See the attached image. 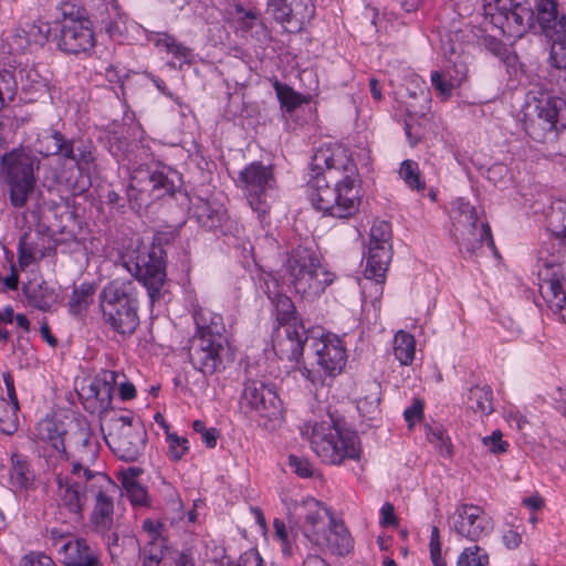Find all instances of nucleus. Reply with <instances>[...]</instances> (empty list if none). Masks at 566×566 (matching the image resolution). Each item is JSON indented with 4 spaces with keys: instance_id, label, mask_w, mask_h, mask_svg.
<instances>
[{
    "instance_id": "f257e3e1",
    "label": "nucleus",
    "mask_w": 566,
    "mask_h": 566,
    "mask_svg": "<svg viewBox=\"0 0 566 566\" xmlns=\"http://www.w3.org/2000/svg\"><path fill=\"white\" fill-rule=\"evenodd\" d=\"M308 197L313 207L324 214L347 219L355 216L360 197L355 186L356 165L342 146L318 148L312 157Z\"/></svg>"
},
{
    "instance_id": "f03ea898",
    "label": "nucleus",
    "mask_w": 566,
    "mask_h": 566,
    "mask_svg": "<svg viewBox=\"0 0 566 566\" xmlns=\"http://www.w3.org/2000/svg\"><path fill=\"white\" fill-rule=\"evenodd\" d=\"M103 322L123 337L133 335L139 326L138 291L135 282L115 279L98 295Z\"/></svg>"
},
{
    "instance_id": "7ed1b4c3",
    "label": "nucleus",
    "mask_w": 566,
    "mask_h": 566,
    "mask_svg": "<svg viewBox=\"0 0 566 566\" xmlns=\"http://www.w3.org/2000/svg\"><path fill=\"white\" fill-rule=\"evenodd\" d=\"M301 432L324 463L339 465L346 460L360 458L358 437L347 429L339 428L333 419L306 423Z\"/></svg>"
},
{
    "instance_id": "20e7f679",
    "label": "nucleus",
    "mask_w": 566,
    "mask_h": 566,
    "mask_svg": "<svg viewBox=\"0 0 566 566\" xmlns=\"http://www.w3.org/2000/svg\"><path fill=\"white\" fill-rule=\"evenodd\" d=\"M283 268L287 283L305 300L319 297L336 279L314 250L302 245L291 251Z\"/></svg>"
},
{
    "instance_id": "39448f33",
    "label": "nucleus",
    "mask_w": 566,
    "mask_h": 566,
    "mask_svg": "<svg viewBox=\"0 0 566 566\" xmlns=\"http://www.w3.org/2000/svg\"><path fill=\"white\" fill-rule=\"evenodd\" d=\"M523 127L526 134L538 143L557 136L566 126V102L545 91H531L523 109Z\"/></svg>"
},
{
    "instance_id": "423d86ee",
    "label": "nucleus",
    "mask_w": 566,
    "mask_h": 566,
    "mask_svg": "<svg viewBox=\"0 0 566 566\" xmlns=\"http://www.w3.org/2000/svg\"><path fill=\"white\" fill-rule=\"evenodd\" d=\"M39 169V160L21 148L12 149L0 157V184L8 189L13 208H23L32 195Z\"/></svg>"
},
{
    "instance_id": "0eeeda50",
    "label": "nucleus",
    "mask_w": 566,
    "mask_h": 566,
    "mask_svg": "<svg viewBox=\"0 0 566 566\" xmlns=\"http://www.w3.org/2000/svg\"><path fill=\"white\" fill-rule=\"evenodd\" d=\"M566 254V244L557 235L551 238L539 250V260L545 270L539 272V291L549 308L566 323V273L559 263Z\"/></svg>"
},
{
    "instance_id": "6e6552de",
    "label": "nucleus",
    "mask_w": 566,
    "mask_h": 566,
    "mask_svg": "<svg viewBox=\"0 0 566 566\" xmlns=\"http://www.w3.org/2000/svg\"><path fill=\"white\" fill-rule=\"evenodd\" d=\"M57 496L61 507L73 514L76 520L82 517L87 496L99 486H112L108 476L102 472L84 470L73 464L70 474H57Z\"/></svg>"
},
{
    "instance_id": "1a4fd4ad",
    "label": "nucleus",
    "mask_w": 566,
    "mask_h": 566,
    "mask_svg": "<svg viewBox=\"0 0 566 566\" xmlns=\"http://www.w3.org/2000/svg\"><path fill=\"white\" fill-rule=\"evenodd\" d=\"M164 251L160 248L138 245L123 256L124 268L146 287L151 303L163 297L166 283Z\"/></svg>"
},
{
    "instance_id": "9d476101",
    "label": "nucleus",
    "mask_w": 566,
    "mask_h": 566,
    "mask_svg": "<svg viewBox=\"0 0 566 566\" xmlns=\"http://www.w3.org/2000/svg\"><path fill=\"white\" fill-rule=\"evenodd\" d=\"M181 185L179 172L164 165H142L130 175L127 191L129 201L144 202L172 196Z\"/></svg>"
},
{
    "instance_id": "9b49d317",
    "label": "nucleus",
    "mask_w": 566,
    "mask_h": 566,
    "mask_svg": "<svg viewBox=\"0 0 566 566\" xmlns=\"http://www.w3.org/2000/svg\"><path fill=\"white\" fill-rule=\"evenodd\" d=\"M40 434L42 439L52 442V447L66 459V443L72 449L71 457L73 464H80L84 470H91L90 463H93L97 455L96 443L92 440V434L87 424L76 423L74 428L64 433H60L57 426L52 420H45L40 424Z\"/></svg>"
},
{
    "instance_id": "f8f14e48",
    "label": "nucleus",
    "mask_w": 566,
    "mask_h": 566,
    "mask_svg": "<svg viewBox=\"0 0 566 566\" xmlns=\"http://www.w3.org/2000/svg\"><path fill=\"white\" fill-rule=\"evenodd\" d=\"M485 20L502 34L521 38L534 24V11L527 0H484Z\"/></svg>"
},
{
    "instance_id": "ddd939ff",
    "label": "nucleus",
    "mask_w": 566,
    "mask_h": 566,
    "mask_svg": "<svg viewBox=\"0 0 566 566\" xmlns=\"http://www.w3.org/2000/svg\"><path fill=\"white\" fill-rule=\"evenodd\" d=\"M62 21L57 35V48L67 54H80L95 46V36L91 21L73 4L61 7Z\"/></svg>"
},
{
    "instance_id": "4468645a",
    "label": "nucleus",
    "mask_w": 566,
    "mask_h": 566,
    "mask_svg": "<svg viewBox=\"0 0 566 566\" xmlns=\"http://www.w3.org/2000/svg\"><path fill=\"white\" fill-rule=\"evenodd\" d=\"M268 295L275 306L277 321L283 325L285 334V339L279 340L275 347L290 360L298 363L303 356L304 345L308 340L306 329L303 325H297L295 306L289 296L280 293L271 295L270 292Z\"/></svg>"
},
{
    "instance_id": "2eb2a0df",
    "label": "nucleus",
    "mask_w": 566,
    "mask_h": 566,
    "mask_svg": "<svg viewBox=\"0 0 566 566\" xmlns=\"http://www.w3.org/2000/svg\"><path fill=\"white\" fill-rule=\"evenodd\" d=\"M239 405L245 416L255 412L264 418L277 419L283 412V402L275 385L264 378H245Z\"/></svg>"
},
{
    "instance_id": "dca6fc26",
    "label": "nucleus",
    "mask_w": 566,
    "mask_h": 566,
    "mask_svg": "<svg viewBox=\"0 0 566 566\" xmlns=\"http://www.w3.org/2000/svg\"><path fill=\"white\" fill-rule=\"evenodd\" d=\"M253 211L264 216L269 209V198L275 187L274 174L270 166L262 163H251L245 166L237 179Z\"/></svg>"
},
{
    "instance_id": "f3484780",
    "label": "nucleus",
    "mask_w": 566,
    "mask_h": 566,
    "mask_svg": "<svg viewBox=\"0 0 566 566\" xmlns=\"http://www.w3.org/2000/svg\"><path fill=\"white\" fill-rule=\"evenodd\" d=\"M107 426L105 441L114 453L124 461L137 460L146 442V432L143 428L134 426L130 416L113 418Z\"/></svg>"
},
{
    "instance_id": "a211bd4d",
    "label": "nucleus",
    "mask_w": 566,
    "mask_h": 566,
    "mask_svg": "<svg viewBox=\"0 0 566 566\" xmlns=\"http://www.w3.org/2000/svg\"><path fill=\"white\" fill-rule=\"evenodd\" d=\"M455 231L459 234V244L468 252L474 253L484 242L494 248L491 228L488 222L480 219L475 207L462 199L457 201Z\"/></svg>"
},
{
    "instance_id": "6ab92c4d",
    "label": "nucleus",
    "mask_w": 566,
    "mask_h": 566,
    "mask_svg": "<svg viewBox=\"0 0 566 566\" xmlns=\"http://www.w3.org/2000/svg\"><path fill=\"white\" fill-rule=\"evenodd\" d=\"M189 359L206 376L222 371L231 360L227 339L193 337L189 347Z\"/></svg>"
},
{
    "instance_id": "aec40b11",
    "label": "nucleus",
    "mask_w": 566,
    "mask_h": 566,
    "mask_svg": "<svg viewBox=\"0 0 566 566\" xmlns=\"http://www.w3.org/2000/svg\"><path fill=\"white\" fill-rule=\"evenodd\" d=\"M287 510L289 522L300 527L311 543H314L315 537L326 531L331 520H335L329 510L313 497L294 502Z\"/></svg>"
},
{
    "instance_id": "412c9836",
    "label": "nucleus",
    "mask_w": 566,
    "mask_h": 566,
    "mask_svg": "<svg viewBox=\"0 0 566 566\" xmlns=\"http://www.w3.org/2000/svg\"><path fill=\"white\" fill-rule=\"evenodd\" d=\"M451 531L459 537L473 543L488 536L493 530L492 518L484 510L473 504H460L449 516Z\"/></svg>"
},
{
    "instance_id": "4be33fe9",
    "label": "nucleus",
    "mask_w": 566,
    "mask_h": 566,
    "mask_svg": "<svg viewBox=\"0 0 566 566\" xmlns=\"http://www.w3.org/2000/svg\"><path fill=\"white\" fill-rule=\"evenodd\" d=\"M268 13L289 33L301 32L315 15L312 0H268Z\"/></svg>"
},
{
    "instance_id": "5701e85b",
    "label": "nucleus",
    "mask_w": 566,
    "mask_h": 566,
    "mask_svg": "<svg viewBox=\"0 0 566 566\" xmlns=\"http://www.w3.org/2000/svg\"><path fill=\"white\" fill-rule=\"evenodd\" d=\"M314 348L317 356V364L329 376L343 370L346 364V349L342 340L336 336H325L314 340Z\"/></svg>"
},
{
    "instance_id": "b1692460",
    "label": "nucleus",
    "mask_w": 566,
    "mask_h": 566,
    "mask_svg": "<svg viewBox=\"0 0 566 566\" xmlns=\"http://www.w3.org/2000/svg\"><path fill=\"white\" fill-rule=\"evenodd\" d=\"M96 151L91 139L69 138L61 159L74 163L81 175L91 176L97 170Z\"/></svg>"
},
{
    "instance_id": "393cba45",
    "label": "nucleus",
    "mask_w": 566,
    "mask_h": 566,
    "mask_svg": "<svg viewBox=\"0 0 566 566\" xmlns=\"http://www.w3.org/2000/svg\"><path fill=\"white\" fill-rule=\"evenodd\" d=\"M313 544L339 556L348 554L353 548L349 532L343 522L336 520L329 521V526L315 537Z\"/></svg>"
},
{
    "instance_id": "a878e982",
    "label": "nucleus",
    "mask_w": 566,
    "mask_h": 566,
    "mask_svg": "<svg viewBox=\"0 0 566 566\" xmlns=\"http://www.w3.org/2000/svg\"><path fill=\"white\" fill-rule=\"evenodd\" d=\"M35 472L27 455L13 450L10 455L9 482L17 490L34 488Z\"/></svg>"
},
{
    "instance_id": "bb28decb",
    "label": "nucleus",
    "mask_w": 566,
    "mask_h": 566,
    "mask_svg": "<svg viewBox=\"0 0 566 566\" xmlns=\"http://www.w3.org/2000/svg\"><path fill=\"white\" fill-rule=\"evenodd\" d=\"M61 552L67 566H97L98 557L83 538H70L62 543Z\"/></svg>"
},
{
    "instance_id": "cd10ccee",
    "label": "nucleus",
    "mask_w": 566,
    "mask_h": 566,
    "mask_svg": "<svg viewBox=\"0 0 566 566\" xmlns=\"http://www.w3.org/2000/svg\"><path fill=\"white\" fill-rule=\"evenodd\" d=\"M468 66L465 63L457 64V69L446 65V71H433L431 84L438 94L447 99L452 95L454 88L461 85L467 78Z\"/></svg>"
},
{
    "instance_id": "c85d7f7f",
    "label": "nucleus",
    "mask_w": 566,
    "mask_h": 566,
    "mask_svg": "<svg viewBox=\"0 0 566 566\" xmlns=\"http://www.w3.org/2000/svg\"><path fill=\"white\" fill-rule=\"evenodd\" d=\"M537 22L547 36H555L562 32L566 25V15L557 11L556 0H538L537 2Z\"/></svg>"
},
{
    "instance_id": "c756f323",
    "label": "nucleus",
    "mask_w": 566,
    "mask_h": 566,
    "mask_svg": "<svg viewBox=\"0 0 566 566\" xmlns=\"http://www.w3.org/2000/svg\"><path fill=\"white\" fill-rule=\"evenodd\" d=\"M197 335L193 337H209L211 339H227L223 335L226 326L220 314L208 308H198L193 313Z\"/></svg>"
},
{
    "instance_id": "7c9ffc66",
    "label": "nucleus",
    "mask_w": 566,
    "mask_h": 566,
    "mask_svg": "<svg viewBox=\"0 0 566 566\" xmlns=\"http://www.w3.org/2000/svg\"><path fill=\"white\" fill-rule=\"evenodd\" d=\"M391 256V245H368L366 276L375 280L377 283H382Z\"/></svg>"
},
{
    "instance_id": "2f4dec72",
    "label": "nucleus",
    "mask_w": 566,
    "mask_h": 566,
    "mask_svg": "<svg viewBox=\"0 0 566 566\" xmlns=\"http://www.w3.org/2000/svg\"><path fill=\"white\" fill-rule=\"evenodd\" d=\"M109 489H114V485L99 486L96 491L91 492V494L95 496L92 521L95 527L101 532L109 530L113 523L114 504L112 497L107 493Z\"/></svg>"
},
{
    "instance_id": "473e14b6",
    "label": "nucleus",
    "mask_w": 566,
    "mask_h": 566,
    "mask_svg": "<svg viewBox=\"0 0 566 566\" xmlns=\"http://www.w3.org/2000/svg\"><path fill=\"white\" fill-rule=\"evenodd\" d=\"M108 551L112 560L117 566H134L138 556V544L133 537L123 539V544H118V536L112 534L108 537Z\"/></svg>"
},
{
    "instance_id": "72a5a7b5",
    "label": "nucleus",
    "mask_w": 566,
    "mask_h": 566,
    "mask_svg": "<svg viewBox=\"0 0 566 566\" xmlns=\"http://www.w3.org/2000/svg\"><path fill=\"white\" fill-rule=\"evenodd\" d=\"M67 140L69 138L61 132L46 129L38 135L34 148L44 157L59 156L62 158L64 146H66Z\"/></svg>"
},
{
    "instance_id": "f704fd0d",
    "label": "nucleus",
    "mask_w": 566,
    "mask_h": 566,
    "mask_svg": "<svg viewBox=\"0 0 566 566\" xmlns=\"http://www.w3.org/2000/svg\"><path fill=\"white\" fill-rule=\"evenodd\" d=\"M442 53L447 65L457 69V64L465 63L468 66V44H464L460 32H452L446 40H442Z\"/></svg>"
},
{
    "instance_id": "c9c22d12",
    "label": "nucleus",
    "mask_w": 566,
    "mask_h": 566,
    "mask_svg": "<svg viewBox=\"0 0 566 566\" xmlns=\"http://www.w3.org/2000/svg\"><path fill=\"white\" fill-rule=\"evenodd\" d=\"M29 304L40 311L48 312L55 303L54 291L45 282L29 283L23 287Z\"/></svg>"
},
{
    "instance_id": "e433bc0d",
    "label": "nucleus",
    "mask_w": 566,
    "mask_h": 566,
    "mask_svg": "<svg viewBox=\"0 0 566 566\" xmlns=\"http://www.w3.org/2000/svg\"><path fill=\"white\" fill-rule=\"evenodd\" d=\"M366 395L357 400V409L363 418L373 420L379 413L380 384L370 380L365 384Z\"/></svg>"
},
{
    "instance_id": "4c0bfd02",
    "label": "nucleus",
    "mask_w": 566,
    "mask_h": 566,
    "mask_svg": "<svg viewBox=\"0 0 566 566\" xmlns=\"http://www.w3.org/2000/svg\"><path fill=\"white\" fill-rule=\"evenodd\" d=\"M415 337L405 331L397 332L394 337V354L399 363L403 366L411 365L415 358Z\"/></svg>"
},
{
    "instance_id": "58836bf2",
    "label": "nucleus",
    "mask_w": 566,
    "mask_h": 566,
    "mask_svg": "<svg viewBox=\"0 0 566 566\" xmlns=\"http://www.w3.org/2000/svg\"><path fill=\"white\" fill-rule=\"evenodd\" d=\"M468 407L474 412L489 415L493 411L492 390L488 386L470 388L467 399Z\"/></svg>"
},
{
    "instance_id": "ea45409f",
    "label": "nucleus",
    "mask_w": 566,
    "mask_h": 566,
    "mask_svg": "<svg viewBox=\"0 0 566 566\" xmlns=\"http://www.w3.org/2000/svg\"><path fill=\"white\" fill-rule=\"evenodd\" d=\"M226 219L227 217L224 211L213 209L208 203H203L197 209V220L200 226L207 230H222Z\"/></svg>"
},
{
    "instance_id": "a19ab883",
    "label": "nucleus",
    "mask_w": 566,
    "mask_h": 566,
    "mask_svg": "<svg viewBox=\"0 0 566 566\" xmlns=\"http://www.w3.org/2000/svg\"><path fill=\"white\" fill-rule=\"evenodd\" d=\"M547 224L554 235L566 239V202L558 201L552 206Z\"/></svg>"
},
{
    "instance_id": "79ce46f5",
    "label": "nucleus",
    "mask_w": 566,
    "mask_h": 566,
    "mask_svg": "<svg viewBox=\"0 0 566 566\" xmlns=\"http://www.w3.org/2000/svg\"><path fill=\"white\" fill-rule=\"evenodd\" d=\"M118 377L119 375L113 370H103L101 373L92 386V389L101 401L111 399L114 387L117 385Z\"/></svg>"
},
{
    "instance_id": "37998d69",
    "label": "nucleus",
    "mask_w": 566,
    "mask_h": 566,
    "mask_svg": "<svg viewBox=\"0 0 566 566\" xmlns=\"http://www.w3.org/2000/svg\"><path fill=\"white\" fill-rule=\"evenodd\" d=\"M489 555L479 545L464 548L457 560V566H488Z\"/></svg>"
},
{
    "instance_id": "c03bdc74",
    "label": "nucleus",
    "mask_w": 566,
    "mask_h": 566,
    "mask_svg": "<svg viewBox=\"0 0 566 566\" xmlns=\"http://www.w3.org/2000/svg\"><path fill=\"white\" fill-rule=\"evenodd\" d=\"M399 176L411 188L416 190H423L426 188L424 181L419 174L418 164L410 159L402 161Z\"/></svg>"
},
{
    "instance_id": "a18cd8bd",
    "label": "nucleus",
    "mask_w": 566,
    "mask_h": 566,
    "mask_svg": "<svg viewBox=\"0 0 566 566\" xmlns=\"http://www.w3.org/2000/svg\"><path fill=\"white\" fill-rule=\"evenodd\" d=\"M25 28L29 38L19 43L17 48L18 52H24L31 45V43H44L48 40V35L50 33V28L46 24H42L41 22L27 24Z\"/></svg>"
},
{
    "instance_id": "49530a36",
    "label": "nucleus",
    "mask_w": 566,
    "mask_h": 566,
    "mask_svg": "<svg viewBox=\"0 0 566 566\" xmlns=\"http://www.w3.org/2000/svg\"><path fill=\"white\" fill-rule=\"evenodd\" d=\"M94 293V289L90 284H81L73 290L71 298L69 301L72 313L77 314L82 310L86 308L90 304V298Z\"/></svg>"
},
{
    "instance_id": "de8ad7c7",
    "label": "nucleus",
    "mask_w": 566,
    "mask_h": 566,
    "mask_svg": "<svg viewBox=\"0 0 566 566\" xmlns=\"http://www.w3.org/2000/svg\"><path fill=\"white\" fill-rule=\"evenodd\" d=\"M17 92V82L10 71H0V111L13 101Z\"/></svg>"
},
{
    "instance_id": "09e8293b",
    "label": "nucleus",
    "mask_w": 566,
    "mask_h": 566,
    "mask_svg": "<svg viewBox=\"0 0 566 566\" xmlns=\"http://www.w3.org/2000/svg\"><path fill=\"white\" fill-rule=\"evenodd\" d=\"M123 488L133 505H145L147 503V491L135 481L133 476L124 475Z\"/></svg>"
},
{
    "instance_id": "8fccbe9b",
    "label": "nucleus",
    "mask_w": 566,
    "mask_h": 566,
    "mask_svg": "<svg viewBox=\"0 0 566 566\" xmlns=\"http://www.w3.org/2000/svg\"><path fill=\"white\" fill-rule=\"evenodd\" d=\"M551 59L555 67L566 70V24L557 38L553 40Z\"/></svg>"
},
{
    "instance_id": "3c124183",
    "label": "nucleus",
    "mask_w": 566,
    "mask_h": 566,
    "mask_svg": "<svg viewBox=\"0 0 566 566\" xmlns=\"http://www.w3.org/2000/svg\"><path fill=\"white\" fill-rule=\"evenodd\" d=\"M391 226L387 221L377 220L370 229L369 245H391Z\"/></svg>"
},
{
    "instance_id": "603ef678",
    "label": "nucleus",
    "mask_w": 566,
    "mask_h": 566,
    "mask_svg": "<svg viewBox=\"0 0 566 566\" xmlns=\"http://www.w3.org/2000/svg\"><path fill=\"white\" fill-rule=\"evenodd\" d=\"M274 88L282 108H285L286 112H293L301 104L300 95L290 87L275 82Z\"/></svg>"
},
{
    "instance_id": "864d4df0",
    "label": "nucleus",
    "mask_w": 566,
    "mask_h": 566,
    "mask_svg": "<svg viewBox=\"0 0 566 566\" xmlns=\"http://www.w3.org/2000/svg\"><path fill=\"white\" fill-rule=\"evenodd\" d=\"M167 441L169 444L170 458L175 461L180 460L189 450V442L186 438L179 437L176 433H168Z\"/></svg>"
},
{
    "instance_id": "5fc2aeb1",
    "label": "nucleus",
    "mask_w": 566,
    "mask_h": 566,
    "mask_svg": "<svg viewBox=\"0 0 566 566\" xmlns=\"http://www.w3.org/2000/svg\"><path fill=\"white\" fill-rule=\"evenodd\" d=\"M148 40L154 43L156 48L166 53L171 51L172 46L178 42L176 38L167 32H150Z\"/></svg>"
},
{
    "instance_id": "6e6d98bb",
    "label": "nucleus",
    "mask_w": 566,
    "mask_h": 566,
    "mask_svg": "<svg viewBox=\"0 0 566 566\" xmlns=\"http://www.w3.org/2000/svg\"><path fill=\"white\" fill-rule=\"evenodd\" d=\"M430 556L434 566H446L441 555L440 532L437 526L432 527L430 536Z\"/></svg>"
},
{
    "instance_id": "4d7b16f0",
    "label": "nucleus",
    "mask_w": 566,
    "mask_h": 566,
    "mask_svg": "<svg viewBox=\"0 0 566 566\" xmlns=\"http://www.w3.org/2000/svg\"><path fill=\"white\" fill-rule=\"evenodd\" d=\"M289 464L294 472L301 478H311L314 474L313 465L308 460L298 458L296 455L289 457Z\"/></svg>"
},
{
    "instance_id": "13d9d810",
    "label": "nucleus",
    "mask_w": 566,
    "mask_h": 566,
    "mask_svg": "<svg viewBox=\"0 0 566 566\" xmlns=\"http://www.w3.org/2000/svg\"><path fill=\"white\" fill-rule=\"evenodd\" d=\"M482 441L492 453L497 454L506 451L507 442L502 439L500 431H494L491 436L484 437Z\"/></svg>"
},
{
    "instance_id": "bf43d9fd",
    "label": "nucleus",
    "mask_w": 566,
    "mask_h": 566,
    "mask_svg": "<svg viewBox=\"0 0 566 566\" xmlns=\"http://www.w3.org/2000/svg\"><path fill=\"white\" fill-rule=\"evenodd\" d=\"M20 566H56L53 559L45 555L40 553H31L25 555L21 562Z\"/></svg>"
},
{
    "instance_id": "052dcab7",
    "label": "nucleus",
    "mask_w": 566,
    "mask_h": 566,
    "mask_svg": "<svg viewBox=\"0 0 566 566\" xmlns=\"http://www.w3.org/2000/svg\"><path fill=\"white\" fill-rule=\"evenodd\" d=\"M482 45L495 56H503L506 52L505 44L492 35L484 36Z\"/></svg>"
},
{
    "instance_id": "680f3d73",
    "label": "nucleus",
    "mask_w": 566,
    "mask_h": 566,
    "mask_svg": "<svg viewBox=\"0 0 566 566\" xmlns=\"http://www.w3.org/2000/svg\"><path fill=\"white\" fill-rule=\"evenodd\" d=\"M502 541L507 549H515L522 543V535L516 530L510 527L503 531Z\"/></svg>"
},
{
    "instance_id": "e2e57ef3",
    "label": "nucleus",
    "mask_w": 566,
    "mask_h": 566,
    "mask_svg": "<svg viewBox=\"0 0 566 566\" xmlns=\"http://www.w3.org/2000/svg\"><path fill=\"white\" fill-rule=\"evenodd\" d=\"M18 262L21 270L27 269L35 261L34 254L30 248H27L22 240L19 243Z\"/></svg>"
},
{
    "instance_id": "0e129e2a",
    "label": "nucleus",
    "mask_w": 566,
    "mask_h": 566,
    "mask_svg": "<svg viewBox=\"0 0 566 566\" xmlns=\"http://www.w3.org/2000/svg\"><path fill=\"white\" fill-rule=\"evenodd\" d=\"M168 54H171L172 57L178 60L180 64L190 63L191 59V49L187 48L180 42H177L175 46H172L171 51Z\"/></svg>"
},
{
    "instance_id": "69168bd1",
    "label": "nucleus",
    "mask_w": 566,
    "mask_h": 566,
    "mask_svg": "<svg viewBox=\"0 0 566 566\" xmlns=\"http://www.w3.org/2000/svg\"><path fill=\"white\" fill-rule=\"evenodd\" d=\"M381 520L380 523L384 526H397L398 522L395 515V507L391 503H385L381 507Z\"/></svg>"
},
{
    "instance_id": "338daca9",
    "label": "nucleus",
    "mask_w": 566,
    "mask_h": 566,
    "mask_svg": "<svg viewBox=\"0 0 566 566\" xmlns=\"http://www.w3.org/2000/svg\"><path fill=\"white\" fill-rule=\"evenodd\" d=\"M175 566H196L195 558L190 551L177 552L174 557Z\"/></svg>"
},
{
    "instance_id": "774afa93",
    "label": "nucleus",
    "mask_w": 566,
    "mask_h": 566,
    "mask_svg": "<svg viewBox=\"0 0 566 566\" xmlns=\"http://www.w3.org/2000/svg\"><path fill=\"white\" fill-rule=\"evenodd\" d=\"M554 406L555 409L558 410L566 417V387L558 388L554 396Z\"/></svg>"
}]
</instances>
